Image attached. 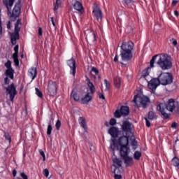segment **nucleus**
<instances>
[{
    "mask_svg": "<svg viewBox=\"0 0 179 179\" xmlns=\"http://www.w3.org/2000/svg\"><path fill=\"white\" fill-rule=\"evenodd\" d=\"M71 97L75 100V101H79L80 100V96L78 94V90L74 88L71 94Z\"/></svg>",
    "mask_w": 179,
    "mask_h": 179,
    "instance_id": "20",
    "label": "nucleus"
},
{
    "mask_svg": "<svg viewBox=\"0 0 179 179\" xmlns=\"http://www.w3.org/2000/svg\"><path fill=\"white\" fill-rule=\"evenodd\" d=\"M43 173V175L45 176V177H46V178H48V176H50V171L47 169H44Z\"/></svg>",
    "mask_w": 179,
    "mask_h": 179,
    "instance_id": "41",
    "label": "nucleus"
},
{
    "mask_svg": "<svg viewBox=\"0 0 179 179\" xmlns=\"http://www.w3.org/2000/svg\"><path fill=\"white\" fill-rule=\"evenodd\" d=\"M91 71L96 75L94 77L95 80H101V77L99 74V70L96 67H92Z\"/></svg>",
    "mask_w": 179,
    "mask_h": 179,
    "instance_id": "28",
    "label": "nucleus"
},
{
    "mask_svg": "<svg viewBox=\"0 0 179 179\" xmlns=\"http://www.w3.org/2000/svg\"><path fill=\"white\" fill-rule=\"evenodd\" d=\"M20 176L23 179H29V178L27 177V175H26L24 173H21Z\"/></svg>",
    "mask_w": 179,
    "mask_h": 179,
    "instance_id": "44",
    "label": "nucleus"
},
{
    "mask_svg": "<svg viewBox=\"0 0 179 179\" xmlns=\"http://www.w3.org/2000/svg\"><path fill=\"white\" fill-rule=\"evenodd\" d=\"M16 40H19V32H15L11 34V43L12 44H16Z\"/></svg>",
    "mask_w": 179,
    "mask_h": 179,
    "instance_id": "25",
    "label": "nucleus"
},
{
    "mask_svg": "<svg viewBox=\"0 0 179 179\" xmlns=\"http://www.w3.org/2000/svg\"><path fill=\"white\" fill-rule=\"evenodd\" d=\"M173 45H177V41H173Z\"/></svg>",
    "mask_w": 179,
    "mask_h": 179,
    "instance_id": "56",
    "label": "nucleus"
},
{
    "mask_svg": "<svg viewBox=\"0 0 179 179\" xmlns=\"http://www.w3.org/2000/svg\"><path fill=\"white\" fill-rule=\"evenodd\" d=\"M99 99H101V100H106V96H104V94L103 93H100L99 94Z\"/></svg>",
    "mask_w": 179,
    "mask_h": 179,
    "instance_id": "45",
    "label": "nucleus"
},
{
    "mask_svg": "<svg viewBox=\"0 0 179 179\" xmlns=\"http://www.w3.org/2000/svg\"><path fill=\"white\" fill-rule=\"evenodd\" d=\"M67 64L71 69L70 73L73 76H75V73H76V62H75V59H71L67 62Z\"/></svg>",
    "mask_w": 179,
    "mask_h": 179,
    "instance_id": "13",
    "label": "nucleus"
},
{
    "mask_svg": "<svg viewBox=\"0 0 179 179\" xmlns=\"http://www.w3.org/2000/svg\"><path fill=\"white\" fill-rule=\"evenodd\" d=\"M39 153H40L41 156H42V157H43V161L45 162V154L44 153L43 150H39Z\"/></svg>",
    "mask_w": 179,
    "mask_h": 179,
    "instance_id": "40",
    "label": "nucleus"
},
{
    "mask_svg": "<svg viewBox=\"0 0 179 179\" xmlns=\"http://www.w3.org/2000/svg\"><path fill=\"white\" fill-rule=\"evenodd\" d=\"M85 35L86 36V40L87 43H92L96 41V34H94V31L87 30L85 32Z\"/></svg>",
    "mask_w": 179,
    "mask_h": 179,
    "instance_id": "12",
    "label": "nucleus"
},
{
    "mask_svg": "<svg viewBox=\"0 0 179 179\" xmlns=\"http://www.w3.org/2000/svg\"><path fill=\"white\" fill-rule=\"evenodd\" d=\"M15 179H21L20 178H15Z\"/></svg>",
    "mask_w": 179,
    "mask_h": 179,
    "instance_id": "59",
    "label": "nucleus"
},
{
    "mask_svg": "<svg viewBox=\"0 0 179 179\" xmlns=\"http://www.w3.org/2000/svg\"><path fill=\"white\" fill-rule=\"evenodd\" d=\"M141 156H142V152H141L139 151H136L134 152V157L135 160H139V159H141Z\"/></svg>",
    "mask_w": 179,
    "mask_h": 179,
    "instance_id": "32",
    "label": "nucleus"
},
{
    "mask_svg": "<svg viewBox=\"0 0 179 179\" xmlns=\"http://www.w3.org/2000/svg\"><path fill=\"white\" fill-rule=\"evenodd\" d=\"M171 164L172 166H174V167H178L179 165V159L176 157H173L171 160Z\"/></svg>",
    "mask_w": 179,
    "mask_h": 179,
    "instance_id": "31",
    "label": "nucleus"
},
{
    "mask_svg": "<svg viewBox=\"0 0 179 179\" xmlns=\"http://www.w3.org/2000/svg\"><path fill=\"white\" fill-rule=\"evenodd\" d=\"M73 6L76 10L78 12H81L83 10V6H82V3H80V0H73Z\"/></svg>",
    "mask_w": 179,
    "mask_h": 179,
    "instance_id": "17",
    "label": "nucleus"
},
{
    "mask_svg": "<svg viewBox=\"0 0 179 179\" xmlns=\"http://www.w3.org/2000/svg\"><path fill=\"white\" fill-rule=\"evenodd\" d=\"M150 67H148L147 69H145V70H144L143 71V78H146V76H149V73H150L149 71H150Z\"/></svg>",
    "mask_w": 179,
    "mask_h": 179,
    "instance_id": "35",
    "label": "nucleus"
},
{
    "mask_svg": "<svg viewBox=\"0 0 179 179\" xmlns=\"http://www.w3.org/2000/svg\"><path fill=\"white\" fill-rule=\"evenodd\" d=\"M22 58H23V55H21Z\"/></svg>",
    "mask_w": 179,
    "mask_h": 179,
    "instance_id": "60",
    "label": "nucleus"
},
{
    "mask_svg": "<svg viewBox=\"0 0 179 179\" xmlns=\"http://www.w3.org/2000/svg\"><path fill=\"white\" fill-rule=\"evenodd\" d=\"M35 91L36 94V96H38V97H40L41 99L43 98V93L41 92V91H40V90H38V88H35Z\"/></svg>",
    "mask_w": 179,
    "mask_h": 179,
    "instance_id": "38",
    "label": "nucleus"
},
{
    "mask_svg": "<svg viewBox=\"0 0 179 179\" xmlns=\"http://www.w3.org/2000/svg\"><path fill=\"white\" fill-rule=\"evenodd\" d=\"M114 166V164L112 165L111 166V171L112 172H113V173L115 174V179H122V176H121V175H118L120 174V169H121L122 166V162H121V166H118L117 164L115 165V171L114 170H113V166Z\"/></svg>",
    "mask_w": 179,
    "mask_h": 179,
    "instance_id": "16",
    "label": "nucleus"
},
{
    "mask_svg": "<svg viewBox=\"0 0 179 179\" xmlns=\"http://www.w3.org/2000/svg\"><path fill=\"white\" fill-rule=\"evenodd\" d=\"M174 15H175V16H178V11L175 10L174 11Z\"/></svg>",
    "mask_w": 179,
    "mask_h": 179,
    "instance_id": "55",
    "label": "nucleus"
},
{
    "mask_svg": "<svg viewBox=\"0 0 179 179\" xmlns=\"http://www.w3.org/2000/svg\"><path fill=\"white\" fill-rule=\"evenodd\" d=\"M16 174H17V172H16L15 170H14V171H13V176L14 177H16Z\"/></svg>",
    "mask_w": 179,
    "mask_h": 179,
    "instance_id": "54",
    "label": "nucleus"
},
{
    "mask_svg": "<svg viewBox=\"0 0 179 179\" xmlns=\"http://www.w3.org/2000/svg\"><path fill=\"white\" fill-rule=\"evenodd\" d=\"M20 24H22V22H20V20H17L15 25V33H19L20 31Z\"/></svg>",
    "mask_w": 179,
    "mask_h": 179,
    "instance_id": "30",
    "label": "nucleus"
},
{
    "mask_svg": "<svg viewBox=\"0 0 179 179\" xmlns=\"http://www.w3.org/2000/svg\"><path fill=\"white\" fill-rule=\"evenodd\" d=\"M14 2L15 0H8H8H3V3H5L8 9V16H9V17L16 19V17H19V15H20L21 6L20 2L16 3L13 9V12L11 13L10 8L13 6Z\"/></svg>",
    "mask_w": 179,
    "mask_h": 179,
    "instance_id": "6",
    "label": "nucleus"
},
{
    "mask_svg": "<svg viewBox=\"0 0 179 179\" xmlns=\"http://www.w3.org/2000/svg\"><path fill=\"white\" fill-rule=\"evenodd\" d=\"M57 83L53 81H49L47 90L49 96H56L57 95Z\"/></svg>",
    "mask_w": 179,
    "mask_h": 179,
    "instance_id": "10",
    "label": "nucleus"
},
{
    "mask_svg": "<svg viewBox=\"0 0 179 179\" xmlns=\"http://www.w3.org/2000/svg\"><path fill=\"white\" fill-rule=\"evenodd\" d=\"M177 3H178V1H177V0H173L172 2L173 6H176L177 5Z\"/></svg>",
    "mask_w": 179,
    "mask_h": 179,
    "instance_id": "48",
    "label": "nucleus"
},
{
    "mask_svg": "<svg viewBox=\"0 0 179 179\" xmlns=\"http://www.w3.org/2000/svg\"><path fill=\"white\" fill-rule=\"evenodd\" d=\"M93 15L94 16H95L98 22H101L103 15L101 14V10H100V8H99V6H94V10H93Z\"/></svg>",
    "mask_w": 179,
    "mask_h": 179,
    "instance_id": "14",
    "label": "nucleus"
},
{
    "mask_svg": "<svg viewBox=\"0 0 179 179\" xmlns=\"http://www.w3.org/2000/svg\"><path fill=\"white\" fill-rule=\"evenodd\" d=\"M51 22H52V24L55 27V22H54V17H51Z\"/></svg>",
    "mask_w": 179,
    "mask_h": 179,
    "instance_id": "51",
    "label": "nucleus"
},
{
    "mask_svg": "<svg viewBox=\"0 0 179 179\" xmlns=\"http://www.w3.org/2000/svg\"><path fill=\"white\" fill-rule=\"evenodd\" d=\"M130 141L132 149H134V150L138 149V142L135 140V137L134 136H130Z\"/></svg>",
    "mask_w": 179,
    "mask_h": 179,
    "instance_id": "24",
    "label": "nucleus"
},
{
    "mask_svg": "<svg viewBox=\"0 0 179 179\" xmlns=\"http://www.w3.org/2000/svg\"><path fill=\"white\" fill-rule=\"evenodd\" d=\"M117 124V120L115 119H111L110 120V125H115Z\"/></svg>",
    "mask_w": 179,
    "mask_h": 179,
    "instance_id": "43",
    "label": "nucleus"
},
{
    "mask_svg": "<svg viewBox=\"0 0 179 179\" xmlns=\"http://www.w3.org/2000/svg\"><path fill=\"white\" fill-rule=\"evenodd\" d=\"M157 108L160 111L164 118H169L167 111H170V113H173V111L179 113V103L176 101L174 99H169L167 103H160L157 106Z\"/></svg>",
    "mask_w": 179,
    "mask_h": 179,
    "instance_id": "3",
    "label": "nucleus"
},
{
    "mask_svg": "<svg viewBox=\"0 0 179 179\" xmlns=\"http://www.w3.org/2000/svg\"><path fill=\"white\" fill-rule=\"evenodd\" d=\"M78 121L82 128H83L85 131H86V129H87V126L86 125V119H85L84 117H79Z\"/></svg>",
    "mask_w": 179,
    "mask_h": 179,
    "instance_id": "27",
    "label": "nucleus"
},
{
    "mask_svg": "<svg viewBox=\"0 0 179 179\" xmlns=\"http://www.w3.org/2000/svg\"><path fill=\"white\" fill-rule=\"evenodd\" d=\"M104 85H105V92H108L110 90V82L107 80H104Z\"/></svg>",
    "mask_w": 179,
    "mask_h": 179,
    "instance_id": "33",
    "label": "nucleus"
},
{
    "mask_svg": "<svg viewBox=\"0 0 179 179\" xmlns=\"http://www.w3.org/2000/svg\"><path fill=\"white\" fill-rule=\"evenodd\" d=\"M14 73L15 70H13V69H8L5 72L6 76H8V78H10V79H13Z\"/></svg>",
    "mask_w": 179,
    "mask_h": 179,
    "instance_id": "26",
    "label": "nucleus"
},
{
    "mask_svg": "<svg viewBox=\"0 0 179 179\" xmlns=\"http://www.w3.org/2000/svg\"><path fill=\"white\" fill-rule=\"evenodd\" d=\"M7 28L10 29V21H9L7 24Z\"/></svg>",
    "mask_w": 179,
    "mask_h": 179,
    "instance_id": "53",
    "label": "nucleus"
},
{
    "mask_svg": "<svg viewBox=\"0 0 179 179\" xmlns=\"http://www.w3.org/2000/svg\"><path fill=\"white\" fill-rule=\"evenodd\" d=\"M171 128H177V123L174 122L171 125Z\"/></svg>",
    "mask_w": 179,
    "mask_h": 179,
    "instance_id": "50",
    "label": "nucleus"
},
{
    "mask_svg": "<svg viewBox=\"0 0 179 179\" xmlns=\"http://www.w3.org/2000/svg\"><path fill=\"white\" fill-rule=\"evenodd\" d=\"M7 139L9 141V142H10V138H7Z\"/></svg>",
    "mask_w": 179,
    "mask_h": 179,
    "instance_id": "58",
    "label": "nucleus"
},
{
    "mask_svg": "<svg viewBox=\"0 0 179 179\" xmlns=\"http://www.w3.org/2000/svg\"><path fill=\"white\" fill-rule=\"evenodd\" d=\"M129 114V108L127 106H122L120 110H117L115 112V118H121L122 115H128Z\"/></svg>",
    "mask_w": 179,
    "mask_h": 179,
    "instance_id": "11",
    "label": "nucleus"
},
{
    "mask_svg": "<svg viewBox=\"0 0 179 179\" xmlns=\"http://www.w3.org/2000/svg\"><path fill=\"white\" fill-rule=\"evenodd\" d=\"M145 120L146 125L149 128V127H150V122L148 120V118H145Z\"/></svg>",
    "mask_w": 179,
    "mask_h": 179,
    "instance_id": "47",
    "label": "nucleus"
},
{
    "mask_svg": "<svg viewBox=\"0 0 179 179\" xmlns=\"http://www.w3.org/2000/svg\"><path fill=\"white\" fill-rule=\"evenodd\" d=\"M173 83V76L170 73H161L158 78H153L148 83V87L152 92L157 89V86L162 85L166 86Z\"/></svg>",
    "mask_w": 179,
    "mask_h": 179,
    "instance_id": "2",
    "label": "nucleus"
},
{
    "mask_svg": "<svg viewBox=\"0 0 179 179\" xmlns=\"http://www.w3.org/2000/svg\"><path fill=\"white\" fill-rule=\"evenodd\" d=\"M132 128L134 125L131 124L129 121H125L122 125V129L123 131V135H127V136H132Z\"/></svg>",
    "mask_w": 179,
    "mask_h": 179,
    "instance_id": "8",
    "label": "nucleus"
},
{
    "mask_svg": "<svg viewBox=\"0 0 179 179\" xmlns=\"http://www.w3.org/2000/svg\"><path fill=\"white\" fill-rule=\"evenodd\" d=\"M92 93L88 92L87 93L83 98H82V101L83 104H87L89 101H92Z\"/></svg>",
    "mask_w": 179,
    "mask_h": 179,
    "instance_id": "21",
    "label": "nucleus"
},
{
    "mask_svg": "<svg viewBox=\"0 0 179 179\" xmlns=\"http://www.w3.org/2000/svg\"><path fill=\"white\" fill-rule=\"evenodd\" d=\"M155 61L157 65H159L163 71L170 69L171 66H173V64H171V57L166 54H161L154 56L150 62V68L155 66L154 64Z\"/></svg>",
    "mask_w": 179,
    "mask_h": 179,
    "instance_id": "4",
    "label": "nucleus"
},
{
    "mask_svg": "<svg viewBox=\"0 0 179 179\" xmlns=\"http://www.w3.org/2000/svg\"><path fill=\"white\" fill-rule=\"evenodd\" d=\"M114 62H118V55H115V57H114Z\"/></svg>",
    "mask_w": 179,
    "mask_h": 179,
    "instance_id": "52",
    "label": "nucleus"
},
{
    "mask_svg": "<svg viewBox=\"0 0 179 179\" xmlns=\"http://www.w3.org/2000/svg\"><path fill=\"white\" fill-rule=\"evenodd\" d=\"M56 1H61V0H56Z\"/></svg>",
    "mask_w": 179,
    "mask_h": 179,
    "instance_id": "61",
    "label": "nucleus"
},
{
    "mask_svg": "<svg viewBox=\"0 0 179 179\" xmlns=\"http://www.w3.org/2000/svg\"><path fill=\"white\" fill-rule=\"evenodd\" d=\"M118 132V128L114 127H110L108 130V134L110 135V136H112V138H115V136H117Z\"/></svg>",
    "mask_w": 179,
    "mask_h": 179,
    "instance_id": "19",
    "label": "nucleus"
},
{
    "mask_svg": "<svg viewBox=\"0 0 179 179\" xmlns=\"http://www.w3.org/2000/svg\"><path fill=\"white\" fill-rule=\"evenodd\" d=\"M128 155H129V153H127L126 155H121V156L122 157H123L126 164H128V165L132 164V163H134L132 157H129Z\"/></svg>",
    "mask_w": 179,
    "mask_h": 179,
    "instance_id": "23",
    "label": "nucleus"
},
{
    "mask_svg": "<svg viewBox=\"0 0 179 179\" xmlns=\"http://www.w3.org/2000/svg\"><path fill=\"white\" fill-rule=\"evenodd\" d=\"M129 139H131V136L123 134L117 140L113 138L110 141V150L113 155V166L112 170L113 171H115V164L119 167L121 166V161L115 156V150H119L121 156H127L130 152Z\"/></svg>",
    "mask_w": 179,
    "mask_h": 179,
    "instance_id": "1",
    "label": "nucleus"
},
{
    "mask_svg": "<svg viewBox=\"0 0 179 179\" xmlns=\"http://www.w3.org/2000/svg\"><path fill=\"white\" fill-rule=\"evenodd\" d=\"M86 82L90 89V93H91V94H94V93H96V87H94V85L93 84V83L90 81V79L87 78Z\"/></svg>",
    "mask_w": 179,
    "mask_h": 179,
    "instance_id": "18",
    "label": "nucleus"
},
{
    "mask_svg": "<svg viewBox=\"0 0 179 179\" xmlns=\"http://www.w3.org/2000/svg\"><path fill=\"white\" fill-rule=\"evenodd\" d=\"M51 132H52V126H51V122H50L47 129V135H51Z\"/></svg>",
    "mask_w": 179,
    "mask_h": 179,
    "instance_id": "36",
    "label": "nucleus"
},
{
    "mask_svg": "<svg viewBox=\"0 0 179 179\" xmlns=\"http://www.w3.org/2000/svg\"><path fill=\"white\" fill-rule=\"evenodd\" d=\"M29 75L32 78V80H34L37 77V69L36 68H31L29 70Z\"/></svg>",
    "mask_w": 179,
    "mask_h": 179,
    "instance_id": "22",
    "label": "nucleus"
},
{
    "mask_svg": "<svg viewBox=\"0 0 179 179\" xmlns=\"http://www.w3.org/2000/svg\"><path fill=\"white\" fill-rule=\"evenodd\" d=\"M14 51L15 52L13 55V61L15 66H19V59H18L19 45H17L15 46Z\"/></svg>",
    "mask_w": 179,
    "mask_h": 179,
    "instance_id": "15",
    "label": "nucleus"
},
{
    "mask_svg": "<svg viewBox=\"0 0 179 179\" xmlns=\"http://www.w3.org/2000/svg\"><path fill=\"white\" fill-rule=\"evenodd\" d=\"M134 50V43L123 42L121 45L120 57L122 61L127 62L132 59V51Z\"/></svg>",
    "mask_w": 179,
    "mask_h": 179,
    "instance_id": "5",
    "label": "nucleus"
},
{
    "mask_svg": "<svg viewBox=\"0 0 179 179\" xmlns=\"http://www.w3.org/2000/svg\"><path fill=\"white\" fill-rule=\"evenodd\" d=\"M122 82V79H121V78L120 77H117L114 80V85L115 87H117V89H120Z\"/></svg>",
    "mask_w": 179,
    "mask_h": 179,
    "instance_id": "29",
    "label": "nucleus"
},
{
    "mask_svg": "<svg viewBox=\"0 0 179 179\" xmlns=\"http://www.w3.org/2000/svg\"><path fill=\"white\" fill-rule=\"evenodd\" d=\"M134 101L137 107H146L149 98L145 95H136Z\"/></svg>",
    "mask_w": 179,
    "mask_h": 179,
    "instance_id": "7",
    "label": "nucleus"
},
{
    "mask_svg": "<svg viewBox=\"0 0 179 179\" xmlns=\"http://www.w3.org/2000/svg\"><path fill=\"white\" fill-rule=\"evenodd\" d=\"M55 10H58L61 8V1H56V3L54 4Z\"/></svg>",
    "mask_w": 179,
    "mask_h": 179,
    "instance_id": "34",
    "label": "nucleus"
},
{
    "mask_svg": "<svg viewBox=\"0 0 179 179\" xmlns=\"http://www.w3.org/2000/svg\"><path fill=\"white\" fill-rule=\"evenodd\" d=\"M5 66L7 69H12V62L8 60L7 62L5 63Z\"/></svg>",
    "mask_w": 179,
    "mask_h": 179,
    "instance_id": "37",
    "label": "nucleus"
},
{
    "mask_svg": "<svg viewBox=\"0 0 179 179\" xmlns=\"http://www.w3.org/2000/svg\"><path fill=\"white\" fill-rule=\"evenodd\" d=\"M126 3H129L130 1L129 0H124Z\"/></svg>",
    "mask_w": 179,
    "mask_h": 179,
    "instance_id": "57",
    "label": "nucleus"
},
{
    "mask_svg": "<svg viewBox=\"0 0 179 179\" xmlns=\"http://www.w3.org/2000/svg\"><path fill=\"white\" fill-rule=\"evenodd\" d=\"M6 94H9L10 99L11 101H13L15 99V96L17 94V91H16V86L15 84L12 83L11 85H8L6 88Z\"/></svg>",
    "mask_w": 179,
    "mask_h": 179,
    "instance_id": "9",
    "label": "nucleus"
},
{
    "mask_svg": "<svg viewBox=\"0 0 179 179\" xmlns=\"http://www.w3.org/2000/svg\"><path fill=\"white\" fill-rule=\"evenodd\" d=\"M38 34L39 36H43V29L41 28L38 29Z\"/></svg>",
    "mask_w": 179,
    "mask_h": 179,
    "instance_id": "49",
    "label": "nucleus"
},
{
    "mask_svg": "<svg viewBox=\"0 0 179 179\" xmlns=\"http://www.w3.org/2000/svg\"><path fill=\"white\" fill-rule=\"evenodd\" d=\"M4 83H5L6 85H9L10 81H9V78H6L4 79Z\"/></svg>",
    "mask_w": 179,
    "mask_h": 179,
    "instance_id": "46",
    "label": "nucleus"
},
{
    "mask_svg": "<svg viewBox=\"0 0 179 179\" xmlns=\"http://www.w3.org/2000/svg\"><path fill=\"white\" fill-rule=\"evenodd\" d=\"M55 127H56V129H57V131H59V128H61V121L60 120H57V122H56Z\"/></svg>",
    "mask_w": 179,
    "mask_h": 179,
    "instance_id": "42",
    "label": "nucleus"
},
{
    "mask_svg": "<svg viewBox=\"0 0 179 179\" xmlns=\"http://www.w3.org/2000/svg\"><path fill=\"white\" fill-rule=\"evenodd\" d=\"M148 120H155V113L153 112L148 113Z\"/></svg>",
    "mask_w": 179,
    "mask_h": 179,
    "instance_id": "39",
    "label": "nucleus"
}]
</instances>
